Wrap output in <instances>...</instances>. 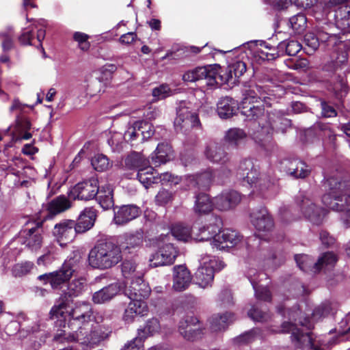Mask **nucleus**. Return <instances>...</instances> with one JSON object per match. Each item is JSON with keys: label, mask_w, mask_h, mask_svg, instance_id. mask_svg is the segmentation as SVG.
<instances>
[{"label": "nucleus", "mask_w": 350, "mask_h": 350, "mask_svg": "<svg viewBox=\"0 0 350 350\" xmlns=\"http://www.w3.org/2000/svg\"><path fill=\"white\" fill-rule=\"evenodd\" d=\"M70 301L66 296H61L51 309L50 318L59 321V326L64 323V327L68 319V327L71 329H77L72 333L62 331L54 336L53 340L60 344L75 342L83 350H92L107 340L111 331L108 327L92 321L93 311L90 304L77 303L70 310Z\"/></svg>", "instance_id": "f257e3e1"}, {"label": "nucleus", "mask_w": 350, "mask_h": 350, "mask_svg": "<svg viewBox=\"0 0 350 350\" xmlns=\"http://www.w3.org/2000/svg\"><path fill=\"white\" fill-rule=\"evenodd\" d=\"M267 86L250 83L245 85L242 90L243 99L239 108L241 113L249 120L254 121L253 126L256 129L252 133V138L266 152L271 154L277 150V146L272 140L273 131L284 133L291 126V120L279 116L280 111L267 112L260 106L254 105L260 100L266 106H271L273 94Z\"/></svg>", "instance_id": "f03ea898"}, {"label": "nucleus", "mask_w": 350, "mask_h": 350, "mask_svg": "<svg viewBox=\"0 0 350 350\" xmlns=\"http://www.w3.org/2000/svg\"><path fill=\"white\" fill-rule=\"evenodd\" d=\"M315 33L308 32L304 36L307 46L312 50L319 48L320 42L326 43L327 49L331 51L330 60L323 66V70L331 74V81L328 90L339 95L347 91V83L344 72L348 62L347 44L341 40L339 33L329 31L325 23H319Z\"/></svg>", "instance_id": "7ed1b4c3"}, {"label": "nucleus", "mask_w": 350, "mask_h": 350, "mask_svg": "<svg viewBox=\"0 0 350 350\" xmlns=\"http://www.w3.org/2000/svg\"><path fill=\"white\" fill-rule=\"evenodd\" d=\"M237 176L238 179L243 180L253 188V194L256 193L262 198H271L279 191L278 180L260 175L258 167L254 165L252 159H245L240 162Z\"/></svg>", "instance_id": "20e7f679"}, {"label": "nucleus", "mask_w": 350, "mask_h": 350, "mask_svg": "<svg viewBox=\"0 0 350 350\" xmlns=\"http://www.w3.org/2000/svg\"><path fill=\"white\" fill-rule=\"evenodd\" d=\"M325 193L322 197L323 203L336 211H345V224L350 226V185L330 177L323 183Z\"/></svg>", "instance_id": "39448f33"}, {"label": "nucleus", "mask_w": 350, "mask_h": 350, "mask_svg": "<svg viewBox=\"0 0 350 350\" xmlns=\"http://www.w3.org/2000/svg\"><path fill=\"white\" fill-rule=\"evenodd\" d=\"M133 247V242H101L90 250L89 263L94 268H110L122 260L123 252Z\"/></svg>", "instance_id": "423d86ee"}, {"label": "nucleus", "mask_w": 350, "mask_h": 350, "mask_svg": "<svg viewBox=\"0 0 350 350\" xmlns=\"http://www.w3.org/2000/svg\"><path fill=\"white\" fill-rule=\"evenodd\" d=\"M287 306H284V308L282 309L281 308H278V312L281 313L283 316L286 317V313H287L288 317H289L290 321H284L282 325L284 323H286L287 325L285 327L286 329H291V326L293 325L295 329H299L296 325L295 322L298 321V323L304 327H306L307 329H310L313 327V322L319 320L321 318L325 317L329 312V306L327 304H322L318 307H317L314 310H312L311 314L312 317L309 318V313L304 312V317L302 316V312L299 309V306H295L293 308H287ZM300 308H302V306H300ZM282 325H281L282 327ZM282 329H272L271 332L274 333H280L278 331Z\"/></svg>", "instance_id": "0eeeda50"}, {"label": "nucleus", "mask_w": 350, "mask_h": 350, "mask_svg": "<svg viewBox=\"0 0 350 350\" xmlns=\"http://www.w3.org/2000/svg\"><path fill=\"white\" fill-rule=\"evenodd\" d=\"M156 250L150 254L148 262L152 268L170 266L174 263L176 258L183 252L177 243L156 242Z\"/></svg>", "instance_id": "6e6552de"}, {"label": "nucleus", "mask_w": 350, "mask_h": 350, "mask_svg": "<svg viewBox=\"0 0 350 350\" xmlns=\"http://www.w3.org/2000/svg\"><path fill=\"white\" fill-rule=\"evenodd\" d=\"M200 266L196 272L197 284L205 288L211 286L214 279L215 271L223 269L226 265L214 256L203 254L199 258Z\"/></svg>", "instance_id": "1a4fd4ad"}, {"label": "nucleus", "mask_w": 350, "mask_h": 350, "mask_svg": "<svg viewBox=\"0 0 350 350\" xmlns=\"http://www.w3.org/2000/svg\"><path fill=\"white\" fill-rule=\"evenodd\" d=\"M295 259L301 271H311L314 273L322 269H332L337 261V257L333 252L323 253L316 262H314L312 258L306 254H297L295 256Z\"/></svg>", "instance_id": "9d476101"}, {"label": "nucleus", "mask_w": 350, "mask_h": 350, "mask_svg": "<svg viewBox=\"0 0 350 350\" xmlns=\"http://www.w3.org/2000/svg\"><path fill=\"white\" fill-rule=\"evenodd\" d=\"M221 67L218 64L198 67L185 72L183 75V80L187 82L204 80L206 85L214 86L219 83L218 77H221Z\"/></svg>", "instance_id": "9b49d317"}, {"label": "nucleus", "mask_w": 350, "mask_h": 350, "mask_svg": "<svg viewBox=\"0 0 350 350\" xmlns=\"http://www.w3.org/2000/svg\"><path fill=\"white\" fill-rule=\"evenodd\" d=\"M297 204L302 215L310 222L319 225L327 214L325 208L317 206L307 195L300 193L297 198Z\"/></svg>", "instance_id": "f8f14e48"}, {"label": "nucleus", "mask_w": 350, "mask_h": 350, "mask_svg": "<svg viewBox=\"0 0 350 350\" xmlns=\"http://www.w3.org/2000/svg\"><path fill=\"white\" fill-rule=\"evenodd\" d=\"M76 261L77 260L72 258H70L64 262L60 269L41 275L38 277V279L45 280L46 282L49 283L54 289L58 288L72 275L75 271L73 267Z\"/></svg>", "instance_id": "ddd939ff"}, {"label": "nucleus", "mask_w": 350, "mask_h": 350, "mask_svg": "<svg viewBox=\"0 0 350 350\" xmlns=\"http://www.w3.org/2000/svg\"><path fill=\"white\" fill-rule=\"evenodd\" d=\"M174 124L177 132L186 133L192 127L198 126L200 120L196 113L189 110L185 103H181L176 109Z\"/></svg>", "instance_id": "4468645a"}, {"label": "nucleus", "mask_w": 350, "mask_h": 350, "mask_svg": "<svg viewBox=\"0 0 350 350\" xmlns=\"http://www.w3.org/2000/svg\"><path fill=\"white\" fill-rule=\"evenodd\" d=\"M200 239L198 241H236L239 239L238 233L231 229L220 230L217 224H211L200 230Z\"/></svg>", "instance_id": "2eb2a0df"}, {"label": "nucleus", "mask_w": 350, "mask_h": 350, "mask_svg": "<svg viewBox=\"0 0 350 350\" xmlns=\"http://www.w3.org/2000/svg\"><path fill=\"white\" fill-rule=\"evenodd\" d=\"M250 220L259 233L269 232L274 227L273 219L265 206L253 209L250 214Z\"/></svg>", "instance_id": "dca6fc26"}, {"label": "nucleus", "mask_w": 350, "mask_h": 350, "mask_svg": "<svg viewBox=\"0 0 350 350\" xmlns=\"http://www.w3.org/2000/svg\"><path fill=\"white\" fill-rule=\"evenodd\" d=\"M154 133L152 125L146 121H136L124 132V139L131 143L135 141L143 142Z\"/></svg>", "instance_id": "f3484780"}, {"label": "nucleus", "mask_w": 350, "mask_h": 350, "mask_svg": "<svg viewBox=\"0 0 350 350\" xmlns=\"http://www.w3.org/2000/svg\"><path fill=\"white\" fill-rule=\"evenodd\" d=\"M245 44L249 46L255 58H258L262 61L273 60L282 55L278 45L275 48L264 40H252Z\"/></svg>", "instance_id": "a211bd4d"}, {"label": "nucleus", "mask_w": 350, "mask_h": 350, "mask_svg": "<svg viewBox=\"0 0 350 350\" xmlns=\"http://www.w3.org/2000/svg\"><path fill=\"white\" fill-rule=\"evenodd\" d=\"M280 169L293 178L307 177L310 170L304 161L297 159H285L280 162Z\"/></svg>", "instance_id": "6ab92c4d"}, {"label": "nucleus", "mask_w": 350, "mask_h": 350, "mask_svg": "<svg viewBox=\"0 0 350 350\" xmlns=\"http://www.w3.org/2000/svg\"><path fill=\"white\" fill-rule=\"evenodd\" d=\"M98 180L91 178L89 180L77 183L70 192V196L74 199L90 200L96 196Z\"/></svg>", "instance_id": "aec40b11"}, {"label": "nucleus", "mask_w": 350, "mask_h": 350, "mask_svg": "<svg viewBox=\"0 0 350 350\" xmlns=\"http://www.w3.org/2000/svg\"><path fill=\"white\" fill-rule=\"evenodd\" d=\"M335 23H325L329 31H340L342 34L350 33V6L339 7L334 14Z\"/></svg>", "instance_id": "412c9836"}, {"label": "nucleus", "mask_w": 350, "mask_h": 350, "mask_svg": "<svg viewBox=\"0 0 350 350\" xmlns=\"http://www.w3.org/2000/svg\"><path fill=\"white\" fill-rule=\"evenodd\" d=\"M178 330L183 338L187 340L200 338L203 330L200 328L198 319L195 317H187L179 323Z\"/></svg>", "instance_id": "4be33fe9"}, {"label": "nucleus", "mask_w": 350, "mask_h": 350, "mask_svg": "<svg viewBox=\"0 0 350 350\" xmlns=\"http://www.w3.org/2000/svg\"><path fill=\"white\" fill-rule=\"evenodd\" d=\"M151 289L148 284L143 280L142 275L139 274L135 279H133L129 286L126 287L124 294L129 299H141L148 298Z\"/></svg>", "instance_id": "5701e85b"}, {"label": "nucleus", "mask_w": 350, "mask_h": 350, "mask_svg": "<svg viewBox=\"0 0 350 350\" xmlns=\"http://www.w3.org/2000/svg\"><path fill=\"white\" fill-rule=\"evenodd\" d=\"M241 201V194L234 190L224 191L214 199L215 207L219 211H228Z\"/></svg>", "instance_id": "b1692460"}, {"label": "nucleus", "mask_w": 350, "mask_h": 350, "mask_svg": "<svg viewBox=\"0 0 350 350\" xmlns=\"http://www.w3.org/2000/svg\"><path fill=\"white\" fill-rule=\"evenodd\" d=\"M287 323H284L282 326V329L279 332L288 333L291 332V340L295 346L300 348L309 347L312 350H322L320 347L314 346L311 336L308 333H304L299 329H295L293 325L291 329H286Z\"/></svg>", "instance_id": "393cba45"}, {"label": "nucleus", "mask_w": 350, "mask_h": 350, "mask_svg": "<svg viewBox=\"0 0 350 350\" xmlns=\"http://www.w3.org/2000/svg\"><path fill=\"white\" fill-rule=\"evenodd\" d=\"M217 180H216L218 183H224L225 181L221 178L218 173ZM216 178V172H213L211 170L195 175H189L185 178L186 182L187 183V187L189 189L194 188L196 187H206L213 180Z\"/></svg>", "instance_id": "a878e982"}, {"label": "nucleus", "mask_w": 350, "mask_h": 350, "mask_svg": "<svg viewBox=\"0 0 350 350\" xmlns=\"http://www.w3.org/2000/svg\"><path fill=\"white\" fill-rule=\"evenodd\" d=\"M131 301L124 310L123 320L130 323L134 321L137 316H145L147 314L148 308L146 303L141 299H130Z\"/></svg>", "instance_id": "bb28decb"}, {"label": "nucleus", "mask_w": 350, "mask_h": 350, "mask_svg": "<svg viewBox=\"0 0 350 350\" xmlns=\"http://www.w3.org/2000/svg\"><path fill=\"white\" fill-rule=\"evenodd\" d=\"M265 276V273L262 272L258 273L254 269H250L247 273V277L252 285L256 299L268 301L271 300L270 291L267 287L262 285L259 286L258 284V278H260V280H262Z\"/></svg>", "instance_id": "cd10ccee"}, {"label": "nucleus", "mask_w": 350, "mask_h": 350, "mask_svg": "<svg viewBox=\"0 0 350 350\" xmlns=\"http://www.w3.org/2000/svg\"><path fill=\"white\" fill-rule=\"evenodd\" d=\"M191 281L190 272L184 265H176L173 269V288L176 291H183L188 288Z\"/></svg>", "instance_id": "c85d7f7f"}, {"label": "nucleus", "mask_w": 350, "mask_h": 350, "mask_svg": "<svg viewBox=\"0 0 350 350\" xmlns=\"http://www.w3.org/2000/svg\"><path fill=\"white\" fill-rule=\"evenodd\" d=\"M96 218V211L93 207L85 208L81 212L77 222H75V232L83 234L91 229Z\"/></svg>", "instance_id": "c756f323"}, {"label": "nucleus", "mask_w": 350, "mask_h": 350, "mask_svg": "<svg viewBox=\"0 0 350 350\" xmlns=\"http://www.w3.org/2000/svg\"><path fill=\"white\" fill-rule=\"evenodd\" d=\"M122 286L119 282L112 283L92 295V301L95 304H103L111 300L121 291Z\"/></svg>", "instance_id": "7c9ffc66"}, {"label": "nucleus", "mask_w": 350, "mask_h": 350, "mask_svg": "<svg viewBox=\"0 0 350 350\" xmlns=\"http://www.w3.org/2000/svg\"><path fill=\"white\" fill-rule=\"evenodd\" d=\"M140 213V208L136 205H123L115 212L113 221L117 225L125 224L138 217Z\"/></svg>", "instance_id": "2f4dec72"}, {"label": "nucleus", "mask_w": 350, "mask_h": 350, "mask_svg": "<svg viewBox=\"0 0 350 350\" xmlns=\"http://www.w3.org/2000/svg\"><path fill=\"white\" fill-rule=\"evenodd\" d=\"M53 235L57 239H68L78 234L75 232V221L63 219L57 223L52 231Z\"/></svg>", "instance_id": "473e14b6"}, {"label": "nucleus", "mask_w": 350, "mask_h": 350, "mask_svg": "<svg viewBox=\"0 0 350 350\" xmlns=\"http://www.w3.org/2000/svg\"><path fill=\"white\" fill-rule=\"evenodd\" d=\"M204 154L213 163H224L229 160L228 153L221 145L217 142L209 143L205 148Z\"/></svg>", "instance_id": "72a5a7b5"}, {"label": "nucleus", "mask_w": 350, "mask_h": 350, "mask_svg": "<svg viewBox=\"0 0 350 350\" xmlns=\"http://www.w3.org/2000/svg\"><path fill=\"white\" fill-rule=\"evenodd\" d=\"M246 69V65L243 62L236 60L228 66L225 75L221 74V77H218V82L227 83L233 78H239L245 72Z\"/></svg>", "instance_id": "f704fd0d"}, {"label": "nucleus", "mask_w": 350, "mask_h": 350, "mask_svg": "<svg viewBox=\"0 0 350 350\" xmlns=\"http://www.w3.org/2000/svg\"><path fill=\"white\" fill-rule=\"evenodd\" d=\"M171 237H173L177 241H188L191 237V229L182 224H175L172 225L170 232L165 234H161L160 241L170 239Z\"/></svg>", "instance_id": "c9c22d12"}, {"label": "nucleus", "mask_w": 350, "mask_h": 350, "mask_svg": "<svg viewBox=\"0 0 350 350\" xmlns=\"http://www.w3.org/2000/svg\"><path fill=\"white\" fill-rule=\"evenodd\" d=\"M217 113L221 118L232 117L238 109L237 103L230 97L222 98L217 103Z\"/></svg>", "instance_id": "e433bc0d"}, {"label": "nucleus", "mask_w": 350, "mask_h": 350, "mask_svg": "<svg viewBox=\"0 0 350 350\" xmlns=\"http://www.w3.org/2000/svg\"><path fill=\"white\" fill-rule=\"evenodd\" d=\"M96 197L103 209H109L113 206V189L109 184L98 185Z\"/></svg>", "instance_id": "4c0bfd02"}, {"label": "nucleus", "mask_w": 350, "mask_h": 350, "mask_svg": "<svg viewBox=\"0 0 350 350\" xmlns=\"http://www.w3.org/2000/svg\"><path fill=\"white\" fill-rule=\"evenodd\" d=\"M70 202L66 197L64 196H58L48 204L47 210L49 215L46 216L44 219L59 214L70 208Z\"/></svg>", "instance_id": "58836bf2"}, {"label": "nucleus", "mask_w": 350, "mask_h": 350, "mask_svg": "<svg viewBox=\"0 0 350 350\" xmlns=\"http://www.w3.org/2000/svg\"><path fill=\"white\" fill-rule=\"evenodd\" d=\"M247 139L245 132L239 128L228 129L224 135L225 142L230 146L239 147L244 144Z\"/></svg>", "instance_id": "ea45409f"}, {"label": "nucleus", "mask_w": 350, "mask_h": 350, "mask_svg": "<svg viewBox=\"0 0 350 350\" xmlns=\"http://www.w3.org/2000/svg\"><path fill=\"white\" fill-rule=\"evenodd\" d=\"M234 319V315L232 313L226 312L223 314H215L211 320V329L213 332L224 331Z\"/></svg>", "instance_id": "a19ab883"}, {"label": "nucleus", "mask_w": 350, "mask_h": 350, "mask_svg": "<svg viewBox=\"0 0 350 350\" xmlns=\"http://www.w3.org/2000/svg\"><path fill=\"white\" fill-rule=\"evenodd\" d=\"M214 202H213L210 197L205 193L198 194L196 198L193 209L195 213L198 215L208 214L213 208Z\"/></svg>", "instance_id": "79ce46f5"}, {"label": "nucleus", "mask_w": 350, "mask_h": 350, "mask_svg": "<svg viewBox=\"0 0 350 350\" xmlns=\"http://www.w3.org/2000/svg\"><path fill=\"white\" fill-rule=\"evenodd\" d=\"M137 178L146 189L152 184H157V172L149 164L140 168L137 174Z\"/></svg>", "instance_id": "37998d69"}, {"label": "nucleus", "mask_w": 350, "mask_h": 350, "mask_svg": "<svg viewBox=\"0 0 350 350\" xmlns=\"http://www.w3.org/2000/svg\"><path fill=\"white\" fill-rule=\"evenodd\" d=\"M43 221L44 220L38 221L34 224V226L23 228L20 232L21 237L25 239L26 241H41L43 239L42 237Z\"/></svg>", "instance_id": "c03bdc74"}, {"label": "nucleus", "mask_w": 350, "mask_h": 350, "mask_svg": "<svg viewBox=\"0 0 350 350\" xmlns=\"http://www.w3.org/2000/svg\"><path fill=\"white\" fill-rule=\"evenodd\" d=\"M171 152V147L165 143H160L152 154V163L155 166L165 163L169 160V154Z\"/></svg>", "instance_id": "a18cd8bd"}, {"label": "nucleus", "mask_w": 350, "mask_h": 350, "mask_svg": "<svg viewBox=\"0 0 350 350\" xmlns=\"http://www.w3.org/2000/svg\"><path fill=\"white\" fill-rule=\"evenodd\" d=\"M350 0H328L324 3H321V9L322 10V14L315 12V18L317 20H320L321 18L328 19L329 14L332 12H334L337 10V7H342L341 5L347 3Z\"/></svg>", "instance_id": "49530a36"}, {"label": "nucleus", "mask_w": 350, "mask_h": 350, "mask_svg": "<svg viewBox=\"0 0 350 350\" xmlns=\"http://www.w3.org/2000/svg\"><path fill=\"white\" fill-rule=\"evenodd\" d=\"M160 329L159 321L157 319L152 318L146 321L145 325L139 328L137 335L143 340H146L148 337L153 336Z\"/></svg>", "instance_id": "de8ad7c7"}, {"label": "nucleus", "mask_w": 350, "mask_h": 350, "mask_svg": "<svg viewBox=\"0 0 350 350\" xmlns=\"http://www.w3.org/2000/svg\"><path fill=\"white\" fill-rule=\"evenodd\" d=\"M278 49L281 51V55L284 53L289 56L297 55L301 49V44L294 40H287L280 42L278 44Z\"/></svg>", "instance_id": "09e8293b"}, {"label": "nucleus", "mask_w": 350, "mask_h": 350, "mask_svg": "<svg viewBox=\"0 0 350 350\" xmlns=\"http://www.w3.org/2000/svg\"><path fill=\"white\" fill-rule=\"evenodd\" d=\"M148 164L149 161L137 152L131 154L125 160L126 166L129 169L136 170L137 172L140 168L144 167Z\"/></svg>", "instance_id": "8fccbe9b"}, {"label": "nucleus", "mask_w": 350, "mask_h": 350, "mask_svg": "<svg viewBox=\"0 0 350 350\" xmlns=\"http://www.w3.org/2000/svg\"><path fill=\"white\" fill-rule=\"evenodd\" d=\"M85 282L82 278L73 280L68 285L66 291L63 296L75 297L79 296L84 289Z\"/></svg>", "instance_id": "3c124183"}, {"label": "nucleus", "mask_w": 350, "mask_h": 350, "mask_svg": "<svg viewBox=\"0 0 350 350\" xmlns=\"http://www.w3.org/2000/svg\"><path fill=\"white\" fill-rule=\"evenodd\" d=\"M66 246V243L62 242H57V245L53 243H49V245L46 246V251L44 254L39 257L38 259V263L39 265L44 263L50 260L49 256L51 254H58L59 250L64 248Z\"/></svg>", "instance_id": "603ef678"}, {"label": "nucleus", "mask_w": 350, "mask_h": 350, "mask_svg": "<svg viewBox=\"0 0 350 350\" xmlns=\"http://www.w3.org/2000/svg\"><path fill=\"white\" fill-rule=\"evenodd\" d=\"M292 29L297 33L303 32L307 25V18L304 14H297L289 19Z\"/></svg>", "instance_id": "864d4df0"}, {"label": "nucleus", "mask_w": 350, "mask_h": 350, "mask_svg": "<svg viewBox=\"0 0 350 350\" xmlns=\"http://www.w3.org/2000/svg\"><path fill=\"white\" fill-rule=\"evenodd\" d=\"M91 164L94 169L98 172L107 170L110 165L108 158L103 154H95L91 160Z\"/></svg>", "instance_id": "5fc2aeb1"}, {"label": "nucleus", "mask_w": 350, "mask_h": 350, "mask_svg": "<svg viewBox=\"0 0 350 350\" xmlns=\"http://www.w3.org/2000/svg\"><path fill=\"white\" fill-rule=\"evenodd\" d=\"M38 25L33 23L28 27L25 28L23 30V33L19 37V41L22 44L24 45H32V40L35 38V31Z\"/></svg>", "instance_id": "6e6d98bb"}, {"label": "nucleus", "mask_w": 350, "mask_h": 350, "mask_svg": "<svg viewBox=\"0 0 350 350\" xmlns=\"http://www.w3.org/2000/svg\"><path fill=\"white\" fill-rule=\"evenodd\" d=\"M237 242H211V247L213 250L221 252L237 254Z\"/></svg>", "instance_id": "4d7b16f0"}, {"label": "nucleus", "mask_w": 350, "mask_h": 350, "mask_svg": "<svg viewBox=\"0 0 350 350\" xmlns=\"http://www.w3.org/2000/svg\"><path fill=\"white\" fill-rule=\"evenodd\" d=\"M33 268V263L30 261L16 264L12 268V273L16 277H21L29 273Z\"/></svg>", "instance_id": "13d9d810"}, {"label": "nucleus", "mask_w": 350, "mask_h": 350, "mask_svg": "<svg viewBox=\"0 0 350 350\" xmlns=\"http://www.w3.org/2000/svg\"><path fill=\"white\" fill-rule=\"evenodd\" d=\"M157 184L160 183L161 185L170 184V185H176L181 181L180 177L177 176H175L169 172H165L160 174L157 173Z\"/></svg>", "instance_id": "bf43d9fd"}, {"label": "nucleus", "mask_w": 350, "mask_h": 350, "mask_svg": "<svg viewBox=\"0 0 350 350\" xmlns=\"http://www.w3.org/2000/svg\"><path fill=\"white\" fill-rule=\"evenodd\" d=\"M173 94V90L167 84H162L152 90V96L157 100L164 99Z\"/></svg>", "instance_id": "052dcab7"}, {"label": "nucleus", "mask_w": 350, "mask_h": 350, "mask_svg": "<svg viewBox=\"0 0 350 350\" xmlns=\"http://www.w3.org/2000/svg\"><path fill=\"white\" fill-rule=\"evenodd\" d=\"M256 331L254 329L240 334L233 339V342L237 345H247L254 340Z\"/></svg>", "instance_id": "680f3d73"}, {"label": "nucleus", "mask_w": 350, "mask_h": 350, "mask_svg": "<svg viewBox=\"0 0 350 350\" xmlns=\"http://www.w3.org/2000/svg\"><path fill=\"white\" fill-rule=\"evenodd\" d=\"M103 88V82L97 78L90 79L86 85L87 94L90 96L99 93Z\"/></svg>", "instance_id": "e2e57ef3"}, {"label": "nucleus", "mask_w": 350, "mask_h": 350, "mask_svg": "<svg viewBox=\"0 0 350 350\" xmlns=\"http://www.w3.org/2000/svg\"><path fill=\"white\" fill-rule=\"evenodd\" d=\"M248 316L255 321L264 322L269 319V314L253 306L248 312Z\"/></svg>", "instance_id": "0e129e2a"}, {"label": "nucleus", "mask_w": 350, "mask_h": 350, "mask_svg": "<svg viewBox=\"0 0 350 350\" xmlns=\"http://www.w3.org/2000/svg\"><path fill=\"white\" fill-rule=\"evenodd\" d=\"M172 193L166 189H162L159 191L157 195L155 196V202L157 205L159 206H164L172 202Z\"/></svg>", "instance_id": "69168bd1"}, {"label": "nucleus", "mask_w": 350, "mask_h": 350, "mask_svg": "<svg viewBox=\"0 0 350 350\" xmlns=\"http://www.w3.org/2000/svg\"><path fill=\"white\" fill-rule=\"evenodd\" d=\"M136 266L133 261L126 260L122 264V272L125 278L135 279L137 275H133L135 271Z\"/></svg>", "instance_id": "338daca9"}, {"label": "nucleus", "mask_w": 350, "mask_h": 350, "mask_svg": "<svg viewBox=\"0 0 350 350\" xmlns=\"http://www.w3.org/2000/svg\"><path fill=\"white\" fill-rule=\"evenodd\" d=\"M144 340L139 338L138 335L131 340L126 342L121 350H144Z\"/></svg>", "instance_id": "774afa93"}]
</instances>
